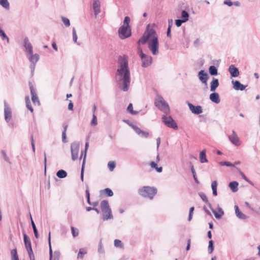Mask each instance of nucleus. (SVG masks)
<instances>
[{
	"instance_id": "obj_53",
	"label": "nucleus",
	"mask_w": 260,
	"mask_h": 260,
	"mask_svg": "<svg viewBox=\"0 0 260 260\" xmlns=\"http://www.w3.org/2000/svg\"><path fill=\"white\" fill-rule=\"evenodd\" d=\"M90 123L91 125H96L98 124L97 118L94 114L92 115V118Z\"/></svg>"
},
{
	"instance_id": "obj_51",
	"label": "nucleus",
	"mask_w": 260,
	"mask_h": 260,
	"mask_svg": "<svg viewBox=\"0 0 260 260\" xmlns=\"http://www.w3.org/2000/svg\"><path fill=\"white\" fill-rule=\"evenodd\" d=\"M116 164L114 161H109L108 163V167L110 171H112L115 168Z\"/></svg>"
},
{
	"instance_id": "obj_61",
	"label": "nucleus",
	"mask_w": 260,
	"mask_h": 260,
	"mask_svg": "<svg viewBox=\"0 0 260 260\" xmlns=\"http://www.w3.org/2000/svg\"><path fill=\"white\" fill-rule=\"evenodd\" d=\"M11 253L12 255V258L18 257L17 249L16 248L12 250L11 251Z\"/></svg>"
},
{
	"instance_id": "obj_37",
	"label": "nucleus",
	"mask_w": 260,
	"mask_h": 260,
	"mask_svg": "<svg viewBox=\"0 0 260 260\" xmlns=\"http://www.w3.org/2000/svg\"><path fill=\"white\" fill-rule=\"evenodd\" d=\"M155 33H156V32L154 29H153V28L148 29L147 27L146 30L144 32V34L146 35V36L148 38H150L151 36L154 35L155 34Z\"/></svg>"
},
{
	"instance_id": "obj_26",
	"label": "nucleus",
	"mask_w": 260,
	"mask_h": 260,
	"mask_svg": "<svg viewBox=\"0 0 260 260\" xmlns=\"http://www.w3.org/2000/svg\"><path fill=\"white\" fill-rule=\"evenodd\" d=\"M62 126L63 128V131H62V141L63 143H66L67 142L66 140V132L68 127V124L66 122H63Z\"/></svg>"
},
{
	"instance_id": "obj_32",
	"label": "nucleus",
	"mask_w": 260,
	"mask_h": 260,
	"mask_svg": "<svg viewBox=\"0 0 260 260\" xmlns=\"http://www.w3.org/2000/svg\"><path fill=\"white\" fill-rule=\"evenodd\" d=\"M56 176L60 179L64 178L67 176V173L63 170H59L56 173Z\"/></svg>"
},
{
	"instance_id": "obj_6",
	"label": "nucleus",
	"mask_w": 260,
	"mask_h": 260,
	"mask_svg": "<svg viewBox=\"0 0 260 260\" xmlns=\"http://www.w3.org/2000/svg\"><path fill=\"white\" fill-rule=\"evenodd\" d=\"M148 47L154 55L158 54L159 42L157 37H154L148 43Z\"/></svg>"
},
{
	"instance_id": "obj_22",
	"label": "nucleus",
	"mask_w": 260,
	"mask_h": 260,
	"mask_svg": "<svg viewBox=\"0 0 260 260\" xmlns=\"http://www.w3.org/2000/svg\"><path fill=\"white\" fill-rule=\"evenodd\" d=\"M209 98L212 102L215 104H219L220 102L219 94L215 91L210 94Z\"/></svg>"
},
{
	"instance_id": "obj_24",
	"label": "nucleus",
	"mask_w": 260,
	"mask_h": 260,
	"mask_svg": "<svg viewBox=\"0 0 260 260\" xmlns=\"http://www.w3.org/2000/svg\"><path fill=\"white\" fill-rule=\"evenodd\" d=\"M23 240L26 248L31 247V243L29 237L24 233H23Z\"/></svg>"
},
{
	"instance_id": "obj_35",
	"label": "nucleus",
	"mask_w": 260,
	"mask_h": 260,
	"mask_svg": "<svg viewBox=\"0 0 260 260\" xmlns=\"http://www.w3.org/2000/svg\"><path fill=\"white\" fill-rule=\"evenodd\" d=\"M217 182L216 181H212L211 183V188L212 189V193L214 196L217 195Z\"/></svg>"
},
{
	"instance_id": "obj_27",
	"label": "nucleus",
	"mask_w": 260,
	"mask_h": 260,
	"mask_svg": "<svg viewBox=\"0 0 260 260\" xmlns=\"http://www.w3.org/2000/svg\"><path fill=\"white\" fill-rule=\"evenodd\" d=\"M149 39V38L147 37L146 35L143 34L142 36L138 40L137 44L139 46H140V44L144 45L147 42Z\"/></svg>"
},
{
	"instance_id": "obj_14",
	"label": "nucleus",
	"mask_w": 260,
	"mask_h": 260,
	"mask_svg": "<svg viewBox=\"0 0 260 260\" xmlns=\"http://www.w3.org/2000/svg\"><path fill=\"white\" fill-rule=\"evenodd\" d=\"M229 139L235 146H238L240 144L239 139L235 131H232V135L229 136Z\"/></svg>"
},
{
	"instance_id": "obj_58",
	"label": "nucleus",
	"mask_w": 260,
	"mask_h": 260,
	"mask_svg": "<svg viewBox=\"0 0 260 260\" xmlns=\"http://www.w3.org/2000/svg\"><path fill=\"white\" fill-rule=\"evenodd\" d=\"M194 209V207H191L189 209V215H188V221H190L192 218V214H193Z\"/></svg>"
},
{
	"instance_id": "obj_52",
	"label": "nucleus",
	"mask_w": 260,
	"mask_h": 260,
	"mask_svg": "<svg viewBox=\"0 0 260 260\" xmlns=\"http://www.w3.org/2000/svg\"><path fill=\"white\" fill-rule=\"evenodd\" d=\"M130 18L128 16H125L124 18L123 24L122 25L125 26H130Z\"/></svg>"
},
{
	"instance_id": "obj_25",
	"label": "nucleus",
	"mask_w": 260,
	"mask_h": 260,
	"mask_svg": "<svg viewBox=\"0 0 260 260\" xmlns=\"http://www.w3.org/2000/svg\"><path fill=\"white\" fill-rule=\"evenodd\" d=\"M238 185L239 183L238 182L234 181L230 182L229 186L230 187L232 192H236L238 190Z\"/></svg>"
},
{
	"instance_id": "obj_1",
	"label": "nucleus",
	"mask_w": 260,
	"mask_h": 260,
	"mask_svg": "<svg viewBox=\"0 0 260 260\" xmlns=\"http://www.w3.org/2000/svg\"><path fill=\"white\" fill-rule=\"evenodd\" d=\"M118 61L120 66L117 70L116 77L119 76V78L116 79V81L121 90L127 91L131 82V74L127 57L126 55L119 56Z\"/></svg>"
},
{
	"instance_id": "obj_41",
	"label": "nucleus",
	"mask_w": 260,
	"mask_h": 260,
	"mask_svg": "<svg viewBox=\"0 0 260 260\" xmlns=\"http://www.w3.org/2000/svg\"><path fill=\"white\" fill-rule=\"evenodd\" d=\"M237 169H238L240 172V174L243 179H244L246 182L249 183L251 185H254L253 183L250 181L239 169L237 168Z\"/></svg>"
},
{
	"instance_id": "obj_13",
	"label": "nucleus",
	"mask_w": 260,
	"mask_h": 260,
	"mask_svg": "<svg viewBox=\"0 0 260 260\" xmlns=\"http://www.w3.org/2000/svg\"><path fill=\"white\" fill-rule=\"evenodd\" d=\"M187 105L189 110L191 111V112L193 114L196 115H199L203 112V109L201 106H194L189 102L188 103Z\"/></svg>"
},
{
	"instance_id": "obj_50",
	"label": "nucleus",
	"mask_w": 260,
	"mask_h": 260,
	"mask_svg": "<svg viewBox=\"0 0 260 260\" xmlns=\"http://www.w3.org/2000/svg\"><path fill=\"white\" fill-rule=\"evenodd\" d=\"M1 153H2V154L3 156V158H4V159L6 161H7V162H9L10 164H11V162L10 161V159H9V157H8V156H7V155L6 152H5V150H2L1 151Z\"/></svg>"
},
{
	"instance_id": "obj_31",
	"label": "nucleus",
	"mask_w": 260,
	"mask_h": 260,
	"mask_svg": "<svg viewBox=\"0 0 260 260\" xmlns=\"http://www.w3.org/2000/svg\"><path fill=\"white\" fill-rule=\"evenodd\" d=\"M209 73L211 76H216L218 74V70L214 66H211L209 68Z\"/></svg>"
},
{
	"instance_id": "obj_47",
	"label": "nucleus",
	"mask_w": 260,
	"mask_h": 260,
	"mask_svg": "<svg viewBox=\"0 0 260 260\" xmlns=\"http://www.w3.org/2000/svg\"><path fill=\"white\" fill-rule=\"evenodd\" d=\"M219 164L221 166H227V167H234V164H232L230 161H222L219 162Z\"/></svg>"
},
{
	"instance_id": "obj_7",
	"label": "nucleus",
	"mask_w": 260,
	"mask_h": 260,
	"mask_svg": "<svg viewBox=\"0 0 260 260\" xmlns=\"http://www.w3.org/2000/svg\"><path fill=\"white\" fill-rule=\"evenodd\" d=\"M118 35L121 39H125L132 36L131 26L121 25L118 30Z\"/></svg>"
},
{
	"instance_id": "obj_16",
	"label": "nucleus",
	"mask_w": 260,
	"mask_h": 260,
	"mask_svg": "<svg viewBox=\"0 0 260 260\" xmlns=\"http://www.w3.org/2000/svg\"><path fill=\"white\" fill-rule=\"evenodd\" d=\"M133 129L137 135L143 138H147L149 136V133L148 132L142 131L137 126H133Z\"/></svg>"
},
{
	"instance_id": "obj_55",
	"label": "nucleus",
	"mask_w": 260,
	"mask_h": 260,
	"mask_svg": "<svg viewBox=\"0 0 260 260\" xmlns=\"http://www.w3.org/2000/svg\"><path fill=\"white\" fill-rule=\"evenodd\" d=\"M184 22V21L182 19H176L175 20V24L177 27H180L182 25V24Z\"/></svg>"
},
{
	"instance_id": "obj_57",
	"label": "nucleus",
	"mask_w": 260,
	"mask_h": 260,
	"mask_svg": "<svg viewBox=\"0 0 260 260\" xmlns=\"http://www.w3.org/2000/svg\"><path fill=\"white\" fill-rule=\"evenodd\" d=\"M30 141H31V145L32 151H33L34 153H35L36 149H35V142H34V136H33L32 134H31L30 136Z\"/></svg>"
},
{
	"instance_id": "obj_23",
	"label": "nucleus",
	"mask_w": 260,
	"mask_h": 260,
	"mask_svg": "<svg viewBox=\"0 0 260 260\" xmlns=\"http://www.w3.org/2000/svg\"><path fill=\"white\" fill-rule=\"evenodd\" d=\"M219 85V83L218 79L213 77L212 78V81L210 83V91L212 92L215 91Z\"/></svg>"
},
{
	"instance_id": "obj_18",
	"label": "nucleus",
	"mask_w": 260,
	"mask_h": 260,
	"mask_svg": "<svg viewBox=\"0 0 260 260\" xmlns=\"http://www.w3.org/2000/svg\"><path fill=\"white\" fill-rule=\"evenodd\" d=\"M232 83L233 85V88L236 90L243 91L245 89L246 87L247 86L241 84L240 82L238 80L232 81Z\"/></svg>"
},
{
	"instance_id": "obj_19",
	"label": "nucleus",
	"mask_w": 260,
	"mask_h": 260,
	"mask_svg": "<svg viewBox=\"0 0 260 260\" xmlns=\"http://www.w3.org/2000/svg\"><path fill=\"white\" fill-rule=\"evenodd\" d=\"M93 9L94 15L96 16L101 12V5L99 0H93Z\"/></svg>"
},
{
	"instance_id": "obj_60",
	"label": "nucleus",
	"mask_w": 260,
	"mask_h": 260,
	"mask_svg": "<svg viewBox=\"0 0 260 260\" xmlns=\"http://www.w3.org/2000/svg\"><path fill=\"white\" fill-rule=\"evenodd\" d=\"M138 51L140 58H142L145 56V54L143 53L141 48L140 46L138 47Z\"/></svg>"
},
{
	"instance_id": "obj_42",
	"label": "nucleus",
	"mask_w": 260,
	"mask_h": 260,
	"mask_svg": "<svg viewBox=\"0 0 260 260\" xmlns=\"http://www.w3.org/2000/svg\"><path fill=\"white\" fill-rule=\"evenodd\" d=\"M101 191L104 192L108 197H111L113 196V192L112 190L109 188H106L104 190H101Z\"/></svg>"
},
{
	"instance_id": "obj_11",
	"label": "nucleus",
	"mask_w": 260,
	"mask_h": 260,
	"mask_svg": "<svg viewBox=\"0 0 260 260\" xmlns=\"http://www.w3.org/2000/svg\"><path fill=\"white\" fill-rule=\"evenodd\" d=\"M198 77L200 81L204 84L207 88V81L209 79V75L205 70H202L198 72Z\"/></svg>"
},
{
	"instance_id": "obj_8",
	"label": "nucleus",
	"mask_w": 260,
	"mask_h": 260,
	"mask_svg": "<svg viewBox=\"0 0 260 260\" xmlns=\"http://www.w3.org/2000/svg\"><path fill=\"white\" fill-rule=\"evenodd\" d=\"M162 120L164 124L170 128L174 129H178V125L175 121L171 116H167V115H163L162 117Z\"/></svg>"
},
{
	"instance_id": "obj_34",
	"label": "nucleus",
	"mask_w": 260,
	"mask_h": 260,
	"mask_svg": "<svg viewBox=\"0 0 260 260\" xmlns=\"http://www.w3.org/2000/svg\"><path fill=\"white\" fill-rule=\"evenodd\" d=\"M150 165L152 168L155 169L158 173H161L162 171V168L161 167H158L157 164L154 161H151Z\"/></svg>"
},
{
	"instance_id": "obj_33",
	"label": "nucleus",
	"mask_w": 260,
	"mask_h": 260,
	"mask_svg": "<svg viewBox=\"0 0 260 260\" xmlns=\"http://www.w3.org/2000/svg\"><path fill=\"white\" fill-rule=\"evenodd\" d=\"M199 196L201 197L202 200L205 202L209 206L210 208H211V204L209 202L208 200L205 195L203 192H200L199 193Z\"/></svg>"
},
{
	"instance_id": "obj_48",
	"label": "nucleus",
	"mask_w": 260,
	"mask_h": 260,
	"mask_svg": "<svg viewBox=\"0 0 260 260\" xmlns=\"http://www.w3.org/2000/svg\"><path fill=\"white\" fill-rule=\"evenodd\" d=\"M61 20L66 27H69L70 26V21L68 18L62 16Z\"/></svg>"
},
{
	"instance_id": "obj_9",
	"label": "nucleus",
	"mask_w": 260,
	"mask_h": 260,
	"mask_svg": "<svg viewBox=\"0 0 260 260\" xmlns=\"http://www.w3.org/2000/svg\"><path fill=\"white\" fill-rule=\"evenodd\" d=\"M79 148L80 143L78 141H74L71 145L72 159L74 161L76 160L78 157Z\"/></svg>"
},
{
	"instance_id": "obj_21",
	"label": "nucleus",
	"mask_w": 260,
	"mask_h": 260,
	"mask_svg": "<svg viewBox=\"0 0 260 260\" xmlns=\"http://www.w3.org/2000/svg\"><path fill=\"white\" fill-rule=\"evenodd\" d=\"M213 213L214 214L215 218L216 219H219L223 215H224V212L221 208L220 207H217V210L218 211V213H217L211 206V208H210Z\"/></svg>"
},
{
	"instance_id": "obj_56",
	"label": "nucleus",
	"mask_w": 260,
	"mask_h": 260,
	"mask_svg": "<svg viewBox=\"0 0 260 260\" xmlns=\"http://www.w3.org/2000/svg\"><path fill=\"white\" fill-rule=\"evenodd\" d=\"M60 252L58 251H55L53 255L52 260H59Z\"/></svg>"
},
{
	"instance_id": "obj_49",
	"label": "nucleus",
	"mask_w": 260,
	"mask_h": 260,
	"mask_svg": "<svg viewBox=\"0 0 260 260\" xmlns=\"http://www.w3.org/2000/svg\"><path fill=\"white\" fill-rule=\"evenodd\" d=\"M71 229L73 237L75 238L78 236L79 234L78 230L74 226H71Z\"/></svg>"
},
{
	"instance_id": "obj_2",
	"label": "nucleus",
	"mask_w": 260,
	"mask_h": 260,
	"mask_svg": "<svg viewBox=\"0 0 260 260\" xmlns=\"http://www.w3.org/2000/svg\"><path fill=\"white\" fill-rule=\"evenodd\" d=\"M23 46L27 53V56L30 62L36 64L40 59V56L37 53L33 54V47L27 37L24 39Z\"/></svg>"
},
{
	"instance_id": "obj_63",
	"label": "nucleus",
	"mask_w": 260,
	"mask_h": 260,
	"mask_svg": "<svg viewBox=\"0 0 260 260\" xmlns=\"http://www.w3.org/2000/svg\"><path fill=\"white\" fill-rule=\"evenodd\" d=\"M36 64V63H30V68L31 70V76H32L34 75Z\"/></svg>"
},
{
	"instance_id": "obj_17",
	"label": "nucleus",
	"mask_w": 260,
	"mask_h": 260,
	"mask_svg": "<svg viewBox=\"0 0 260 260\" xmlns=\"http://www.w3.org/2000/svg\"><path fill=\"white\" fill-rule=\"evenodd\" d=\"M229 72L232 77H237L239 75L238 69L233 64H231L229 66Z\"/></svg>"
},
{
	"instance_id": "obj_15",
	"label": "nucleus",
	"mask_w": 260,
	"mask_h": 260,
	"mask_svg": "<svg viewBox=\"0 0 260 260\" xmlns=\"http://www.w3.org/2000/svg\"><path fill=\"white\" fill-rule=\"evenodd\" d=\"M142 61V67L143 68H147L150 66L152 62V58L151 56H148L145 54V56L141 58Z\"/></svg>"
},
{
	"instance_id": "obj_29",
	"label": "nucleus",
	"mask_w": 260,
	"mask_h": 260,
	"mask_svg": "<svg viewBox=\"0 0 260 260\" xmlns=\"http://www.w3.org/2000/svg\"><path fill=\"white\" fill-rule=\"evenodd\" d=\"M29 216H30V220H31V225H32V229H33V231H34V235H35V236L36 238H38L39 237V234H38V230L36 228V224L32 218V217H31V215L30 214V213H29Z\"/></svg>"
},
{
	"instance_id": "obj_4",
	"label": "nucleus",
	"mask_w": 260,
	"mask_h": 260,
	"mask_svg": "<svg viewBox=\"0 0 260 260\" xmlns=\"http://www.w3.org/2000/svg\"><path fill=\"white\" fill-rule=\"evenodd\" d=\"M139 194L143 197L152 199L157 193V189L153 187L145 186L138 190Z\"/></svg>"
},
{
	"instance_id": "obj_62",
	"label": "nucleus",
	"mask_w": 260,
	"mask_h": 260,
	"mask_svg": "<svg viewBox=\"0 0 260 260\" xmlns=\"http://www.w3.org/2000/svg\"><path fill=\"white\" fill-rule=\"evenodd\" d=\"M73 40L75 43H77V35L75 28H73Z\"/></svg>"
},
{
	"instance_id": "obj_59",
	"label": "nucleus",
	"mask_w": 260,
	"mask_h": 260,
	"mask_svg": "<svg viewBox=\"0 0 260 260\" xmlns=\"http://www.w3.org/2000/svg\"><path fill=\"white\" fill-rule=\"evenodd\" d=\"M138 51L140 58H142L145 56V54L143 53L141 48L140 46L138 47Z\"/></svg>"
},
{
	"instance_id": "obj_5",
	"label": "nucleus",
	"mask_w": 260,
	"mask_h": 260,
	"mask_svg": "<svg viewBox=\"0 0 260 260\" xmlns=\"http://www.w3.org/2000/svg\"><path fill=\"white\" fill-rule=\"evenodd\" d=\"M154 105L164 113L168 114L170 112V109L169 105L161 96L157 95L155 100Z\"/></svg>"
},
{
	"instance_id": "obj_54",
	"label": "nucleus",
	"mask_w": 260,
	"mask_h": 260,
	"mask_svg": "<svg viewBox=\"0 0 260 260\" xmlns=\"http://www.w3.org/2000/svg\"><path fill=\"white\" fill-rule=\"evenodd\" d=\"M114 246L117 247H122L123 245L120 240L116 239L114 240Z\"/></svg>"
},
{
	"instance_id": "obj_36",
	"label": "nucleus",
	"mask_w": 260,
	"mask_h": 260,
	"mask_svg": "<svg viewBox=\"0 0 260 260\" xmlns=\"http://www.w3.org/2000/svg\"><path fill=\"white\" fill-rule=\"evenodd\" d=\"M181 18L183 19L185 22L187 21L189 19V14L185 10H182L181 11Z\"/></svg>"
},
{
	"instance_id": "obj_40",
	"label": "nucleus",
	"mask_w": 260,
	"mask_h": 260,
	"mask_svg": "<svg viewBox=\"0 0 260 260\" xmlns=\"http://www.w3.org/2000/svg\"><path fill=\"white\" fill-rule=\"evenodd\" d=\"M0 5L6 9H9L10 5L8 0H0Z\"/></svg>"
},
{
	"instance_id": "obj_43",
	"label": "nucleus",
	"mask_w": 260,
	"mask_h": 260,
	"mask_svg": "<svg viewBox=\"0 0 260 260\" xmlns=\"http://www.w3.org/2000/svg\"><path fill=\"white\" fill-rule=\"evenodd\" d=\"M86 253L87 252L84 249L80 248L78 254L77 258L82 259L84 255L86 254Z\"/></svg>"
},
{
	"instance_id": "obj_3",
	"label": "nucleus",
	"mask_w": 260,
	"mask_h": 260,
	"mask_svg": "<svg viewBox=\"0 0 260 260\" xmlns=\"http://www.w3.org/2000/svg\"><path fill=\"white\" fill-rule=\"evenodd\" d=\"M100 207L102 212L103 220L104 221L112 219L113 218L112 210L107 200H104L102 201L100 203Z\"/></svg>"
},
{
	"instance_id": "obj_46",
	"label": "nucleus",
	"mask_w": 260,
	"mask_h": 260,
	"mask_svg": "<svg viewBox=\"0 0 260 260\" xmlns=\"http://www.w3.org/2000/svg\"><path fill=\"white\" fill-rule=\"evenodd\" d=\"M88 146H89L88 142H86L85 145V150H84V151H81V156L80 157V159H81L82 158L83 153H84V158H85V160H86V153H87V151Z\"/></svg>"
},
{
	"instance_id": "obj_10",
	"label": "nucleus",
	"mask_w": 260,
	"mask_h": 260,
	"mask_svg": "<svg viewBox=\"0 0 260 260\" xmlns=\"http://www.w3.org/2000/svg\"><path fill=\"white\" fill-rule=\"evenodd\" d=\"M12 117V109L7 103L4 101V118L7 123H9Z\"/></svg>"
},
{
	"instance_id": "obj_39",
	"label": "nucleus",
	"mask_w": 260,
	"mask_h": 260,
	"mask_svg": "<svg viewBox=\"0 0 260 260\" xmlns=\"http://www.w3.org/2000/svg\"><path fill=\"white\" fill-rule=\"evenodd\" d=\"M48 243L49 246V256H50V260L53 259V251L51 248V237H50V232L49 233L48 235Z\"/></svg>"
},
{
	"instance_id": "obj_45",
	"label": "nucleus",
	"mask_w": 260,
	"mask_h": 260,
	"mask_svg": "<svg viewBox=\"0 0 260 260\" xmlns=\"http://www.w3.org/2000/svg\"><path fill=\"white\" fill-rule=\"evenodd\" d=\"M208 252L209 253H211L214 250V242L213 240H210L209 241V245H208Z\"/></svg>"
},
{
	"instance_id": "obj_28",
	"label": "nucleus",
	"mask_w": 260,
	"mask_h": 260,
	"mask_svg": "<svg viewBox=\"0 0 260 260\" xmlns=\"http://www.w3.org/2000/svg\"><path fill=\"white\" fill-rule=\"evenodd\" d=\"M200 160L201 163H205L208 162V159L206 158V150H203L200 153Z\"/></svg>"
},
{
	"instance_id": "obj_44",
	"label": "nucleus",
	"mask_w": 260,
	"mask_h": 260,
	"mask_svg": "<svg viewBox=\"0 0 260 260\" xmlns=\"http://www.w3.org/2000/svg\"><path fill=\"white\" fill-rule=\"evenodd\" d=\"M85 158H83L82 164V167H81V180L83 182L84 180V167H85Z\"/></svg>"
},
{
	"instance_id": "obj_38",
	"label": "nucleus",
	"mask_w": 260,
	"mask_h": 260,
	"mask_svg": "<svg viewBox=\"0 0 260 260\" xmlns=\"http://www.w3.org/2000/svg\"><path fill=\"white\" fill-rule=\"evenodd\" d=\"M127 111L128 112H129L133 115H135L138 114L139 112V111H134L133 110V106L132 103H129V105H128V107L127 108Z\"/></svg>"
},
{
	"instance_id": "obj_30",
	"label": "nucleus",
	"mask_w": 260,
	"mask_h": 260,
	"mask_svg": "<svg viewBox=\"0 0 260 260\" xmlns=\"http://www.w3.org/2000/svg\"><path fill=\"white\" fill-rule=\"evenodd\" d=\"M25 100L27 109H28L31 113H33L34 109L31 106L29 96H25Z\"/></svg>"
},
{
	"instance_id": "obj_12",
	"label": "nucleus",
	"mask_w": 260,
	"mask_h": 260,
	"mask_svg": "<svg viewBox=\"0 0 260 260\" xmlns=\"http://www.w3.org/2000/svg\"><path fill=\"white\" fill-rule=\"evenodd\" d=\"M28 84L31 95V100L34 104H37V105L39 106L40 105V102L39 100L35 89L30 82H29Z\"/></svg>"
},
{
	"instance_id": "obj_64",
	"label": "nucleus",
	"mask_w": 260,
	"mask_h": 260,
	"mask_svg": "<svg viewBox=\"0 0 260 260\" xmlns=\"http://www.w3.org/2000/svg\"><path fill=\"white\" fill-rule=\"evenodd\" d=\"M223 4L231 7L233 5V3L231 0H225L223 2Z\"/></svg>"
},
{
	"instance_id": "obj_20",
	"label": "nucleus",
	"mask_w": 260,
	"mask_h": 260,
	"mask_svg": "<svg viewBox=\"0 0 260 260\" xmlns=\"http://www.w3.org/2000/svg\"><path fill=\"white\" fill-rule=\"evenodd\" d=\"M234 208L235 210V214L238 218L240 219H246L248 218V217L240 210L238 205H235Z\"/></svg>"
}]
</instances>
